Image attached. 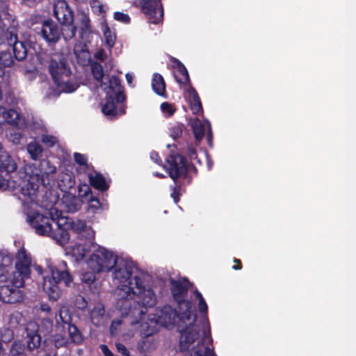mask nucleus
I'll use <instances>...</instances> for the list:
<instances>
[{"mask_svg":"<svg viewBox=\"0 0 356 356\" xmlns=\"http://www.w3.org/2000/svg\"><path fill=\"white\" fill-rule=\"evenodd\" d=\"M111 277L115 286L117 307L123 314L134 317L143 315L144 308L154 307L157 301L149 277L139 272L131 261L116 256Z\"/></svg>","mask_w":356,"mask_h":356,"instance_id":"1","label":"nucleus"},{"mask_svg":"<svg viewBox=\"0 0 356 356\" xmlns=\"http://www.w3.org/2000/svg\"><path fill=\"white\" fill-rule=\"evenodd\" d=\"M195 300L198 302V309L203 315L201 323L196 322L195 311L181 312L179 315L177 326L179 332V348L181 351L191 352L193 356H213V353L205 345L211 342V327L207 318V305L202 294L195 291Z\"/></svg>","mask_w":356,"mask_h":356,"instance_id":"2","label":"nucleus"},{"mask_svg":"<svg viewBox=\"0 0 356 356\" xmlns=\"http://www.w3.org/2000/svg\"><path fill=\"white\" fill-rule=\"evenodd\" d=\"M56 168L48 160H42L38 165L28 164L14 173L12 179H8V189L19 198L24 204L35 203L39 184L50 185L54 181Z\"/></svg>","mask_w":356,"mask_h":356,"instance_id":"3","label":"nucleus"},{"mask_svg":"<svg viewBox=\"0 0 356 356\" xmlns=\"http://www.w3.org/2000/svg\"><path fill=\"white\" fill-rule=\"evenodd\" d=\"M49 217L38 211L27 213V221L40 236H47L56 240L61 245L69 241L70 235L62 228L63 213L57 207H52L49 211Z\"/></svg>","mask_w":356,"mask_h":356,"instance_id":"4","label":"nucleus"},{"mask_svg":"<svg viewBox=\"0 0 356 356\" xmlns=\"http://www.w3.org/2000/svg\"><path fill=\"white\" fill-rule=\"evenodd\" d=\"M116 256L111 250L96 244L85 260L86 270L81 275L82 282L90 285L97 280V275L110 272L116 263Z\"/></svg>","mask_w":356,"mask_h":356,"instance_id":"5","label":"nucleus"},{"mask_svg":"<svg viewBox=\"0 0 356 356\" xmlns=\"http://www.w3.org/2000/svg\"><path fill=\"white\" fill-rule=\"evenodd\" d=\"M49 71L57 87L58 91L49 93L47 95L48 97H56L61 92L67 93L72 92L78 88L76 83L68 81L70 70L64 55L54 54L51 56Z\"/></svg>","mask_w":356,"mask_h":356,"instance_id":"6","label":"nucleus"},{"mask_svg":"<svg viewBox=\"0 0 356 356\" xmlns=\"http://www.w3.org/2000/svg\"><path fill=\"white\" fill-rule=\"evenodd\" d=\"M47 267L51 275H47L44 277L42 287L50 299L56 300L61 294L60 284L63 282L65 286H70L72 278L66 269L65 262L56 266L48 260Z\"/></svg>","mask_w":356,"mask_h":356,"instance_id":"7","label":"nucleus"},{"mask_svg":"<svg viewBox=\"0 0 356 356\" xmlns=\"http://www.w3.org/2000/svg\"><path fill=\"white\" fill-rule=\"evenodd\" d=\"M106 92L105 102L102 105V112L106 116L113 118L125 113L124 105V95L120 81L113 77L109 80V86L106 83L102 85Z\"/></svg>","mask_w":356,"mask_h":356,"instance_id":"8","label":"nucleus"},{"mask_svg":"<svg viewBox=\"0 0 356 356\" xmlns=\"http://www.w3.org/2000/svg\"><path fill=\"white\" fill-rule=\"evenodd\" d=\"M179 310L177 312L168 305L157 309L155 313L148 315V322L140 323V332L143 335L149 336L156 331L157 325L172 328L175 326L177 318L179 319Z\"/></svg>","mask_w":356,"mask_h":356,"instance_id":"9","label":"nucleus"},{"mask_svg":"<svg viewBox=\"0 0 356 356\" xmlns=\"http://www.w3.org/2000/svg\"><path fill=\"white\" fill-rule=\"evenodd\" d=\"M92 241L86 238V241L74 243L66 248V253L77 261L86 260L96 245Z\"/></svg>","mask_w":356,"mask_h":356,"instance_id":"10","label":"nucleus"},{"mask_svg":"<svg viewBox=\"0 0 356 356\" xmlns=\"http://www.w3.org/2000/svg\"><path fill=\"white\" fill-rule=\"evenodd\" d=\"M172 293L178 303V309L181 312L193 311L191 302L184 299L186 293V284L181 280H171Z\"/></svg>","mask_w":356,"mask_h":356,"instance_id":"11","label":"nucleus"},{"mask_svg":"<svg viewBox=\"0 0 356 356\" xmlns=\"http://www.w3.org/2000/svg\"><path fill=\"white\" fill-rule=\"evenodd\" d=\"M167 164L163 168L167 170L170 177L175 180L184 175L186 170V163L182 156L172 154L166 159Z\"/></svg>","mask_w":356,"mask_h":356,"instance_id":"12","label":"nucleus"},{"mask_svg":"<svg viewBox=\"0 0 356 356\" xmlns=\"http://www.w3.org/2000/svg\"><path fill=\"white\" fill-rule=\"evenodd\" d=\"M142 10L148 15L151 23L157 24L163 17V8L160 0H139Z\"/></svg>","mask_w":356,"mask_h":356,"instance_id":"13","label":"nucleus"},{"mask_svg":"<svg viewBox=\"0 0 356 356\" xmlns=\"http://www.w3.org/2000/svg\"><path fill=\"white\" fill-rule=\"evenodd\" d=\"M61 222L62 228H64L67 233V229H71L76 232L80 233L82 236H86L87 239L94 240L95 231L90 227H88L85 221L81 220L73 221L63 217V220H61Z\"/></svg>","mask_w":356,"mask_h":356,"instance_id":"14","label":"nucleus"},{"mask_svg":"<svg viewBox=\"0 0 356 356\" xmlns=\"http://www.w3.org/2000/svg\"><path fill=\"white\" fill-rule=\"evenodd\" d=\"M76 26L79 29L81 40L84 42H90L93 31L91 28L89 16L87 13L80 12L77 14Z\"/></svg>","mask_w":356,"mask_h":356,"instance_id":"15","label":"nucleus"},{"mask_svg":"<svg viewBox=\"0 0 356 356\" xmlns=\"http://www.w3.org/2000/svg\"><path fill=\"white\" fill-rule=\"evenodd\" d=\"M54 14L61 24L72 23V10L65 0H57L54 3Z\"/></svg>","mask_w":356,"mask_h":356,"instance_id":"16","label":"nucleus"},{"mask_svg":"<svg viewBox=\"0 0 356 356\" xmlns=\"http://www.w3.org/2000/svg\"><path fill=\"white\" fill-rule=\"evenodd\" d=\"M8 124L12 126L17 127L22 129L25 127L24 119L15 110H6L5 108L0 106V124Z\"/></svg>","mask_w":356,"mask_h":356,"instance_id":"17","label":"nucleus"},{"mask_svg":"<svg viewBox=\"0 0 356 356\" xmlns=\"http://www.w3.org/2000/svg\"><path fill=\"white\" fill-rule=\"evenodd\" d=\"M23 297L22 292L9 284L0 286V300L6 303H16Z\"/></svg>","mask_w":356,"mask_h":356,"instance_id":"18","label":"nucleus"},{"mask_svg":"<svg viewBox=\"0 0 356 356\" xmlns=\"http://www.w3.org/2000/svg\"><path fill=\"white\" fill-rule=\"evenodd\" d=\"M191 125L193 130L195 138L197 142H200L205 133L207 135V140L209 143L211 140V128L209 121L204 120L202 122L199 119L195 118L191 120Z\"/></svg>","mask_w":356,"mask_h":356,"instance_id":"19","label":"nucleus"},{"mask_svg":"<svg viewBox=\"0 0 356 356\" xmlns=\"http://www.w3.org/2000/svg\"><path fill=\"white\" fill-rule=\"evenodd\" d=\"M31 259L30 255L26 252L24 248L19 250L17 254V261L15 269L24 275H30V266Z\"/></svg>","mask_w":356,"mask_h":356,"instance_id":"20","label":"nucleus"},{"mask_svg":"<svg viewBox=\"0 0 356 356\" xmlns=\"http://www.w3.org/2000/svg\"><path fill=\"white\" fill-rule=\"evenodd\" d=\"M61 31L58 26L52 21H45L42 28L43 38L48 42H56L60 35Z\"/></svg>","mask_w":356,"mask_h":356,"instance_id":"21","label":"nucleus"},{"mask_svg":"<svg viewBox=\"0 0 356 356\" xmlns=\"http://www.w3.org/2000/svg\"><path fill=\"white\" fill-rule=\"evenodd\" d=\"M84 188V190L80 188L79 192H83V193H81L80 195L86 198V200L88 202V211L92 213H96L103 210V205L100 203L98 198L92 195L91 190L89 188V187L85 186Z\"/></svg>","mask_w":356,"mask_h":356,"instance_id":"22","label":"nucleus"},{"mask_svg":"<svg viewBox=\"0 0 356 356\" xmlns=\"http://www.w3.org/2000/svg\"><path fill=\"white\" fill-rule=\"evenodd\" d=\"M57 204H60L66 211L73 213L81 208L82 202L73 194L65 192L60 202Z\"/></svg>","mask_w":356,"mask_h":356,"instance_id":"23","label":"nucleus"},{"mask_svg":"<svg viewBox=\"0 0 356 356\" xmlns=\"http://www.w3.org/2000/svg\"><path fill=\"white\" fill-rule=\"evenodd\" d=\"M9 45L13 46V53L17 60H23L26 56V49L24 44L22 42L17 40V35L12 33L6 34Z\"/></svg>","mask_w":356,"mask_h":356,"instance_id":"24","label":"nucleus"},{"mask_svg":"<svg viewBox=\"0 0 356 356\" xmlns=\"http://www.w3.org/2000/svg\"><path fill=\"white\" fill-rule=\"evenodd\" d=\"M185 99L189 102L194 113H200L202 110L199 96L194 88L188 87L184 93Z\"/></svg>","mask_w":356,"mask_h":356,"instance_id":"25","label":"nucleus"},{"mask_svg":"<svg viewBox=\"0 0 356 356\" xmlns=\"http://www.w3.org/2000/svg\"><path fill=\"white\" fill-rule=\"evenodd\" d=\"M100 29L102 32L106 45L108 48L111 49L115 45L116 41L115 31L109 27L105 19L100 22Z\"/></svg>","mask_w":356,"mask_h":356,"instance_id":"26","label":"nucleus"},{"mask_svg":"<svg viewBox=\"0 0 356 356\" xmlns=\"http://www.w3.org/2000/svg\"><path fill=\"white\" fill-rule=\"evenodd\" d=\"M74 184V177L72 172L66 171L60 174L58 184L62 191H65L72 188Z\"/></svg>","mask_w":356,"mask_h":356,"instance_id":"27","label":"nucleus"},{"mask_svg":"<svg viewBox=\"0 0 356 356\" xmlns=\"http://www.w3.org/2000/svg\"><path fill=\"white\" fill-rule=\"evenodd\" d=\"M176 81L180 84H186L189 82V76L185 66L177 63L173 70Z\"/></svg>","mask_w":356,"mask_h":356,"instance_id":"28","label":"nucleus"},{"mask_svg":"<svg viewBox=\"0 0 356 356\" xmlns=\"http://www.w3.org/2000/svg\"><path fill=\"white\" fill-rule=\"evenodd\" d=\"M90 184L95 188L104 191L108 188V183L104 177L99 173H92L89 175Z\"/></svg>","mask_w":356,"mask_h":356,"instance_id":"29","label":"nucleus"},{"mask_svg":"<svg viewBox=\"0 0 356 356\" xmlns=\"http://www.w3.org/2000/svg\"><path fill=\"white\" fill-rule=\"evenodd\" d=\"M91 70L95 79L100 83V86L102 89L104 83H106L107 86H109V80L115 77L114 76L109 78L105 77L102 65L97 63H92Z\"/></svg>","mask_w":356,"mask_h":356,"instance_id":"30","label":"nucleus"},{"mask_svg":"<svg viewBox=\"0 0 356 356\" xmlns=\"http://www.w3.org/2000/svg\"><path fill=\"white\" fill-rule=\"evenodd\" d=\"M152 86L154 91L159 95H164L165 92V84L163 78L159 74H155L153 76Z\"/></svg>","mask_w":356,"mask_h":356,"instance_id":"31","label":"nucleus"},{"mask_svg":"<svg viewBox=\"0 0 356 356\" xmlns=\"http://www.w3.org/2000/svg\"><path fill=\"white\" fill-rule=\"evenodd\" d=\"M90 4L92 12L102 17V20L104 19L108 9L107 6L99 0H90Z\"/></svg>","mask_w":356,"mask_h":356,"instance_id":"32","label":"nucleus"},{"mask_svg":"<svg viewBox=\"0 0 356 356\" xmlns=\"http://www.w3.org/2000/svg\"><path fill=\"white\" fill-rule=\"evenodd\" d=\"M27 346L29 350H34L39 347L41 341V337L37 332H29L27 328Z\"/></svg>","mask_w":356,"mask_h":356,"instance_id":"33","label":"nucleus"},{"mask_svg":"<svg viewBox=\"0 0 356 356\" xmlns=\"http://www.w3.org/2000/svg\"><path fill=\"white\" fill-rule=\"evenodd\" d=\"M27 152L33 160L38 159L42 152L40 145L36 141L30 142L27 145Z\"/></svg>","mask_w":356,"mask_h":356,"instance_id":"34","label":"nucleus"},{"mask_svg":"<svg viewBox=\"0 0 356 356\" xmlns=\"http://www.w3.org/2000/svg\"><path fill=\"white\" fill-rule=\"evenodd\" d=\"M68 334L71 341L75 343L82 341V337L76 326L72 324L67 325Z\"/></svg>","mask_w":356,"mask_h":356,"instance_id":"35","label":"nucleus"},{"mask_svg":"<svg viewBox=\"0 0 356 356\" xmlns=\"http://www.w3.org/2000/svg\"><path fill=\"white\" fill-rule=\"evenodd\" d=\"M56 319L58 323H61L67 325L70 324L71 316L68 309L65 307H61L58 315L56 316Z\"/></svg>","mask_w":356,"mask_h":356,"instance_id":"36","label":"nucleus"},{"mask_svg":"<svg viewBox=\"0 0 356 356\" xmlns=\"http://www.w3.org/2000/svg\"><path fill=\"white\" fill-rule=\"evenodd\" d=\"M29 275H24L20 273L17 270L14 273L13 277L11 280V283L15 289H19L20 287L24 285V280L25 278L28 277Z\"/></svg>","mask_w":356,"mask_h":356,"instance_id":"37","label":"nucleus"},{"mask_svg":"<svg viewBox=\"0 0 356 356\" xmlns=\"http://www.w3.org/2000/svg\"><path fill=\"white\" fill-rule=\"evenodd\" d=\"M64 24V28L60 31L63 38L65 40L72 39L75 35L76 27L73 26L72 23Z\"/></svg>","mask_w":356,"mask_h":356,"instance_id":"38","label":"nucleus"},{"mask_svg":"<svg viewBox=\"0 0 356 356\" xmlns=\"http://www.w3.org/2000/svg\"><path fill=\"white\" fill-rule=\"evenodd\" d=\"M161 110L165 118H169L175 113L176 108L173 104L163 102L161 104Z\"/></svg>","mask_w":356,"mask_h":356,"instance_id":"39","label":"nucleus"},{"mask_svg":"<svg viewBox=\"0 0 356 356\" xmlns=\"http://www.w3.org/2000/svg\"><path fill=\"white\" fill-rule=\"evenodd\" d=\"M113 19L120 23L128 24L131 22V18L128 14L123 12H115L113 14Z\"/></svg>","mask_w":356,"mask_h":356,"instance_id":"40","label":"nucleus"},{"mask_svg":"<svg viewBox=\"0 0 356 356\" xmlns=\"http://www.w3.org/2000/svg\"><path fill=\"white\" fill-rule=\"evenodd\" d=\"M104 314V309L102 305H97L95 306L93 309L91 311V319L95 323H97L98 321L95 322V320L99 317H101Z\"/></svg>","mask_w":356,"mask_h":356,"instance_id":"41","label":"nucleus"},{"mask_svg":"<svg viewBox=\"0 0 356 356\" xmlns=\"http://www.w3.org/2000/svg\"><path fill=\"white\" fill-rule=\"evenodd\" d=\"M13 60L9 53L3 52L0 56V67L10 66Z\"/></svg>","mask_w":356,"mask_h":356,"instance_id":"42","label":"nucleus"},{"mask_svg":"<svg viewBox=\"0 0 356 356\" xmlns=\"http://www.w3.org/2000/svg\"><path fill=\"white\" fill-rule=\"evenodd\" d=\"M22 315L19 312H15L10 315L8 323L10 324L11 327H15L19 323L21 320Z\"/></svg>","mask_w":356,"mask_h":356,"instance_id":"43","label":"nucleus"},{"mask_svg":"<svg viewBox=\"0 0 356 356\" xmlns=\"http://www.w3.org/2000/svg\"><path fill=\"white\" fill-rule=\"evenodd\" d=\"M23 350V344L21 342L17 341L13 343L10 352L13 356H17L22 353Z\"/></svg>","mask_w":356,"mask_h":356,"instance_id":"44","label":"nucleus"},{"mask_svg":"<svg viewBox=\"0 0 356 356\" xmlns=\"http://www.w3.org/2000/svg\"><path fill=\"white\" fill-rule=\"evenodd\" d=\"M42 141L48 147H51L57 142L56 137L49 135H42Z\"/></svg>","mask_w":356,"mask_h":356,"instance_id":"45","label":"nucleus"},{"mask_svg":"<svg viewBox=\"0 0 356 356\" xmlns=\"http://www.w3.org/2000/svg\"><path fill=\"white\" fill-rule=\"evenodd\" d=\"M182 134V128L180 125L177 124L170 128V136L173 138L179 137Z\"/></svg>","mask_w":356,"mask_h":356,"instance_id":"46","label":"nucleus"},{"mask_svg":"<svg viewBox=\"0 0 356 356\" xmlns=\"http://www.w3.org/2000/svg\"><path fill=\"white\" fill-rule=\"evenodd\" d=\"M13 337V332L10 329H5L1 333V341L3 342H9Z\"/></svg>","mask_w":356,"mask_h":356,"instance_id":"47","label":"nucleus"},{"mask_svg":"<svg viewBox=\"0 0 356 356\" xmlns=\"http://www.w3.org/2000/svg\"><path fill=\"white\" fill-rule=\"evenodd\" d=\"M54 344L56 347H60L66 344L67 339L60 335H57L54 339Z\"/></svg>","mask_w":356,"mask_h":356,"instance_id":"48","label":"nucleus"},{"mask_svg":"<svg viewBox=\"0 0 356 356\" xmlns=\"http://www.w3.org/2000/svg\"><path fill=\"white\" fill-rule=\"evenodd\" d=\"M74 159L77 163H79L81 165H85L87 163V159L86 157L81 154L79 153H74Z\"/></svg>","mask_w":356,"mask_h":356,"instance_id":"49","label":"nucleus"},{"mask_svg":"<svg viewBox=\"0 0 356 356\" xmlns=\"http://www.w3.org/2000/svg\"><path fill=\"white\" fill-rule=\"evenodd\" d=\"M9 139L15 144H18L21 140V134L17 132H10L8 135Z\"/></svg>","mask_w":356,"mask_h":356,"instance_id":"50","label":"nucleus"},{"mask_svg":"<svg viewBox=\"0 0 356 356\" xmlns=\"http://www.w3.org/2000/svg\"><path fill=\"white\" fill-rule=\"evenodd\" d=\"M106 57V55L103 49L98 50L95 54V58L99 60H104Z\"/></svg>","mask_w":356,"mask_h":356,"instance_id":"51","label":"nucleus"},{"mask_svg":"<svg viewBox=\"0 0 356 356\" xmlns=\"http://www.w3.org/2000/svg\"><path fill=\"white\" fill-rule=\"evenodd\" d=\"M100 349L102 351L104 356H113L112 352L108 349L107 346L106 345H101Z\"/></svg>","mask_w":356,"mask_h":356,"instance_id":"52","label":"nucleus"},{"mask_svg":"<svg viewBox=\"0 0 356 356\" xmlns=\"http://www.w3.org/2000/svg\"><path fill=\"white\" fill-rule=\"evenodd\" d=\"M150 159L158 164H160V163H161V160L159 159V154L156 152H152L150 153Z\"/></svg>","mask_w":356,"mask_h":356,"instance_id":"53","label":"nucleus"},{"mask_svg":"<svg viewBox=\"0 0 356 356\" xmlns=\"http://www.w3.org/2000/svg\"><path fill=\"white\" fill-rule=\"evenodd\" d=\"M121 324V321L120 320L113 321L111 325V332L112 334H115L117 331V327Z\"/></svg>","mask_w":356,"mask_h":356,"instance_id":"54","label":"nucleus"},{"mask_svg":"<svg viewBox=\"0 0 356 356\" xmlns=\"http://www.w3.org/2000/svg\"><path fill=\"white\" fill-rule=\"evenodd\" d=\"M8 186V179H3V180L0 179V190L7 191Z\"/></svg>","mask_w":356,"mask_h":356,"instance_id":"55","label":"nucleus"},{"mask_svg":"<svg viewBox=\"0 0 356 356\" xmlns=\"http://www.w3.org/2000/svg\"><path fill=\"white\" fill-rule=\"evenodd\" d=\"M116 347H117V349L118 350L119 352L122 353L124 355L127 356V350L126 347L124 345L120 344V343H118L116 345Z\"/></svg>","mask_w":356,"mask_h":356,"instance_id":"56","label":"nucleus"},{"mask_svg":"<svg viewBox=\"0 0 356 356\" xmlns=\"http://www.w3.org/2000/svg\"><path fill=\"white\" fill-rule=\"evenodd\" d=\"M10 260L9 257H3L0 254V266H6L10 263Z\"/></svg>","mask_w":356,"mask_h":356,"instance_id":"57","label":"nucleus"},{"mask_svg":"<svg viewBox=\"0 0 356 356\" xmlns=\"http://www.w3.org/2000/svg\"><path fill=\"white\" fill-rule=\"evenodd\" d=\"M133 79H134L133 74H129V73L126 74V79L129 85L131 84Z\"/></svg>","mask_w":356,"mask_h":356,"instance_id":"58","label":"nucleus"},{"mask_svg":"<svg viewBox=\"0 0 356 356\" xmlns=\"http://www.w3.org/2000/svg\"><path fill=\"white\" fill-rule=\"evenodd\" d=\"M171 196L173 197L175 202L178 201V193L177 192V189L174 188L173 193L171 194Z\"/></svg>","mask_w":356,"mask_h":356,"instance_id":"59","label":"nucleus"},{"mask_svg":"<svg viewBox=\"0 0 356 356\" xmlns=\"http://www.w3.org/2000/svg\"><path fill=\"white\" fill-rule=\"evenodd\" d=\"M234 261L235 262H237L238 264H236V266H233V268L235 269V270H239L241 268V265L240 264V261L238 259H234Z\"/></svg>","mask_w":356,"mask_h":356,"instance_id":"60","label":"nucleus"},{"mask_svg":"<svg viewBox=\"0 0 356 356\" xmlns=\"http://www.w3.org/2000/svg\"><path fill=\"white\" fill-rule=\"evenodd\" d=\"M4 36V30L0 29V44H1L3 41V38Z\"/></svg>","mask_w":356,"mask_h":356,"instance_id":"61","label":"nucleus"},{"mask_svg":"<svg viewBox=\"0 0 356 356\" xmlns=\"http://www.w3.org/2000/svg\"><path fill=\"white\" fill-rule=\"evenodd\" d=\"M41 309H42V311H44V312H49V309H50V308H49V307L48 305H41Z\"/></svg>","mask_w":356,"mask_h":356,"instance_id":"62","label":"nucleus"},{"mask_svg":"<svg viewBox=\"0 0 356 356\" xmlns=\"http://www.w3.org/2000/svg\"><path fill=\"white\" fill-rule=\"evenodd\" d=\"M3 1L2 0H0V10L3 9Z\"/></svg>","mask_w":356,"mask_h":356,"instance_id":"63","label":"nucleus"},{"mask_svg":"<svg viewBox=\"0 0 356 356\" xmlns=\"http://www.w3.org/2000/svg\"><path fill=\"white\" fill-rule=\"evenodd\" d=\"M154 175L156 177H162L163 175L160 173H158V172H154Z\"/></svg>","mask_w":356,"mask_h":356,"instance_id":"64","label":"nucleus"}]
</instances>
